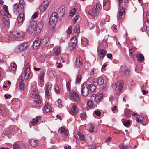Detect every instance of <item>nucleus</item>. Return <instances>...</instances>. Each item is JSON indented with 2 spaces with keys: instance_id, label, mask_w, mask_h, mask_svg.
Wrapping results in <instances>:
<instances>
[{
  "instance_id": "3",
  "label": "nucleus",
  "mask_w": 149,
  "mask_h": 149,
  "mask_svg": "<svg viewBox=\"0 0 149 149\" xmlns=\"http://www.w3.org/2000/svg\"><path fill=\"white\" fill-rule=\"evenodd\" d=\"M123 84V82L122 80H119L116 83L113 82L112 84V87L115 90L116 93L118 95H119L122 90Z\"/></svg>"
},
{
  "instance_id": "55",
  "label": "nucleus",
  "mask_w": 149,
  "mask_h": 149,
  "mask_svg": "<svg viewBox=\"0 0 149 149\" xmlns=\"http://www.w3.org/2000/svg\"><path fill=\"white\" fill-rule=\"evenodd\" d=\"M3 6V9H4V10L7 13V14L8 15L9 14V13L8 11V8L7 6L6 5H4Z\"/></svg>"
},
{
  "instance_id": "24",
  "label": "nucleus",
  "mask_w": 149,
  "mask_h": 149,
  "mask_svg": "<svg viewBox=\"0 0 149 149\" xmlns=\"http://www.w3.org/2000/svg\"><path fill=\"white\" fill-rule=\"evenodd\" d=\"M96 82L98 85H102L104 82V79L101 77H99L97 78Z\"/></svg>"
},
{
  "instance_id": "39",
  "label": "nucleus",
  "mask_w": 149,
  "mask_h": 149,
  "mask_svg": "<svg viewBox=\"0 0 149 149\" xmlns=\"http://www.w3.org/2000/svg\"><path fill=\"white\" fill-rule=\"evenodd\" d=\"M87 108H90L92 107L93 104L92 101L91 100H89L87 101Z\"/></svg>"
},
{
  "instance_id": "6",
  "label": "nucleus",
  "mask_w": 149,
  "mask_h": 149,
  "mask_svg": "<svg viewBox=\"0 0 149 149\" xmlns=\"http://www.w3.org/2000/svg\"><path fill=\"white\" fill-rule=\"evenodd\" d=\"M57 15L56 13H53L50 16L49 23V25L53 26L55 25L57 21Z\"/></svg>"
},
{
  "instance_id": "54",
  "label": "nucleus",
  "mask_w": 149,
  "mask_h": 149,
  "mask_svg": "<svg viewBox=\"0 0 149 149\" xmlns=\"http://www.w3.org/2000/svg\"><path fill=\"white\" fill-rule=\"evenodd\" d=\"M38 15V13L37 12H35L32 15V17L33 19H35L37 18Z\"/></svg>"
},
{
  "instance_id": "7",
  "label": "nucleus",
  "mask_w": 149,
  "mask_h": 149,
  "mask_svg": "<svg viewBox=\"0 0 149 149\" xmlns=\"http://www.w3.org/2000/svg\"><path fill=\"white\" fill-rule=\"evenodd\" d=\"M100 10V9L99 5L98 4H96V6H94L93 8L89 10L88 12V13L91 15L96 16L98 15Z\"/></svg>"
},
{
  "instance_id": "1",
  "label": "nucleus",
  "mask_w": 149,
  "mask_h": 149,
  "mask_svg": "<svg viewBox=\"0 0 149 149\" xmlns=\"http://www.w3.org/2000/svg\"><path fill=\"white\" fill-rule=\"evenodd\" d=\"M25 36V33L24 32L13 31L11 32L9 35L6 36L4 38V40L6 42H9L16 39H23Z\"/></svg>"
},
{
  "instance_id": "33",
  "label": "nucleus",
  "mask_w": 149,
  "mask_h": 149,
  "mask_svg": "<svg viewBox=\"0 0 149 149\" xmlns=\"http://www.w3.org/2000/svg\"><path fill=\"white\" fill-rule=\"evenodd\" d=\"M42 74H41L40 75L39 77V80L38 82H39L40 84H39V85L40 86H42V84L43 82V77L44 73H42Z\"/></svg>"
},
{
  "instance_id": "48",
  "label": "nucleus",
  "mask_w": 149,
  "mask_h": 149,
  "mask_svg": "<svg viewBox=\"0 0 149 149\" xmlns=\"http://www.w3.org/2000/svg\"><path fill=\"white\" fill-rule=\"evenodd\" d=\"M61 102L62 100L61 99H58L56 102L57 103V104H58V106L60 108L62 107V106Z\"/></svg>"
},
{
  "instance_id": "61",
  "label": "nucleus",
  "mask_w": 149,
  "mask_h": 149,
  "mask_svg": "<svg viewBox=\"0 0 149 149\" xmlns=\"http://www.w3.org/2000/svg\"><path fill=\"white\" fill-rule=\"evenodd\" d=\"M109 0H104L103 3V7L104 8L107 3H109Z\"/></svg>"
},
{
  "instance_id": "30",
  "label": "nucleus",
  "mask_w": 149,
  "mask_h": 149,
  "mask_svg": "<svg viewBox=\"0 0 149 149\" xmlns=\"http://www.w3.org/2000/svg\"><path fill=\"white\" fill-rule=\"evenodd\" d=\"M101 86L100 87V88L103 91H106L108 89V87L107 83V82H105L104 83V84Z\"/></svg>"
},
{
  "instance_id": "9",
  "label": "nucleus",
  "mask_w": 149,
  "mask_h": 149,
  "mask_svg": "<svg viewBox=\"0 0 149 149\" xmlns=\"http://www.w3.org/2000/svg\"><path fill=\"white\" fill-rule=\"evenodd\" d=\"M31 72L29 66L28 64L25 66L24 69L25 75L24 79L25 80H27L30 77H31Z\"/></svg>"
},
{
  "instance_id": "31",
  "label": "nucleus",
  "mask_w": 149,
  "mask_h": 149,
  "mask_svg": "<svg viewBox=\"0 0 149 149\" xmlns=\"http://www.w3.org/2000/svg\"><path fill=\"white\" fill-rule=\"evenodd\" d=\"M81 58L80 56H78V58L76 59V64L77 66H80L81 65Z\"/></svg>"
},
{
  "instance_id": "44",
  "label": "nucleus",
  "mask_w": 149,
  "mask_h": 149,
  "mask_svg": "<svg viewBox=\"0 0 149 149\" xmlns=\"http://www.w3.org/2000/svg\"><path fill=\"white\" fill-rule=\"evenodd\" d=\"M137 59L139 62H142L144 60V56H136Z\"/></svg>"
},
{
  "instance_id": "59",
  "label": "nucleus",
  "mask_w": 149,
  "mask_h": 149,
  "mask_svg": "<svg viewBox=\"0 0 149 149\" xmlns=\"http://www.w3.org/2000/svg\"><path fill=\"white\" fill-rule=\"evenodd\" d=\"M95 114L98 116H100L101 115V112L99 111H94Z\"/></svg>"
},
{
  "instance_id": "52",
  "label": "nucleus",
  "mask_w": 149,
  "mask_h": 149,
  "mask_svg": "<svg viewBox=\"0 0 149 149\" xmlns=\"http://www.w3.org/2000/svg\"><path fill=\"white\" fill-rule=\"evenodd\" d=\"M130 123V122L129 120H127L123 122V124L125 127H127L129 125Z\"/></svg>"
},
{
  "instance_id": "28",
  "label": "nucleus",
  "mask_w": 149,
  "mask_h": 149,
  "mask_svg": "<svg viewBox=\"0 0 149 149\" xmlns=\"http://www.w3.org/2000/svg\"><path fill=\"white\" fill-rule=\"evenodd\" d=\"M59 131L63 134L65 135V136H68L69 132L68 131L66 130V129L64 128H61L59 130Z\"/></svg>"
},
{
  "instance_id": "49",
  "label": "nucleus",
  "mask_w": 149,
  "mask_h": 149,
  "mask_svg": "<svg viewBox=\"0 0 149 149\" xmlns=\"http://www.w3.org/2000/svg\"><path fill=\"white\" fill-rule=\"evenodd\" d=\"M80 117L82 120H84L86 117V114L85 113H82L80 114Z\"/></svg>"
},
{
  "instance_id": "5",
  "label": "nucleus",
  "mask_w": 149,
  "mask_h": 149,
  "mask_svg": "<svg viewBox=\"0 0 149 149\" xmlns=\"http://www.w3.org/2000/svg\"><path fill=\"white\" fill-rule=\"evenodd\" d=\"M71 100L76 102H79L81 100L79 95L78 93L74 91L71 90L69 93Z\"/></svg>"
},
{
  "instance_id": "32",
  "label": "nucleus",
  "mask_w": 149,
  "mask_h": 149,
  "mask_svg": "<svg viewBox=\"0 0 149 149\" xmlns=\"http://www.w3.org/2000/svg\"><path fill=\"white\" fill-rule=\"evenodd\" d=\"M88 87L90 91L92 92H94L96 89V86L94 84H90L88 86Z\"/></svg>"
},
{
  "instance_id": "20",
  "label": "nucleus",
  "mask_w": 149,
  "mask_h": 149,
  "mask_svg": "<svg viewBox=\"0 0 149 149\" xmlns=\"http://www.w3.org/2000/svg\"><path fill=\"white\" fill-rule=\"evenodd\" d=\"M13 11L15 14H17L19 11V5L17 3L15 4L13 6Z\"/></svg>"
},
{
  "instance_id": "16",
  "label": "nucleus",
  "mask_w": 149,
  "mask_h": 149,
  "mask_svg": "<svg viewBox=\"0 0 149 149\" xmlns=\"http://www.w3.org/2000/svg\"><path fill=\"white\" fill-rule=\"evenodd\" d=\"M65 12V9L64 6H61L58 10V12L59 15L63 16Z\"/></svg>"
},
{
  "instance_id": "2",
  "label": "nucleus",
  "mask_w": 149,
  "mask_h": 149,
  "mask_svg": "<svg viewBox=\"0 0 149 149\" xmlns=\"http://www.w3.org/2000/svg\"><path fill=\"white\" fill-rule=\"evenodd\" d=\"M19 4L20 8V12L19 16L17 17V20L18 22L20 23L22 22L24 19V7L25 4L24 0H19Z\"/></svg>"
},
{
  "instance_id": "40",
  "label": "nucleus",
  "mask_w": 149,
  "mask_h": 149,
  "mask_svg": "<svg viewBox=\"0 0 149 149\" xmlns=\"http://www.w3.org/2000/svg\"><path fill=\"white\" fill-rule=\"evenodd\" d=\"M76 11V9L75 8H73L72 9L69 13L70 15V16H73L75 14Z\"/></svg>"
},
{
  "instance_id": "25",
  "label": "nucleus",
  "mask_w": 149,
  "mask_h": 149,
  "mask_svg": "<svg viewBox=\"0 0 149 149\" xmlns=\"http://www.w3.org/2000/svg\"><path fill=\"white\" fill-rule=\"evenodd\" d=\"M80 26L79 25H77L74 28V33L75 34V36H78L80 32Z\"/></svg>"
},
{
  "instance_id": "12",
  "label": "nucleus",
  "mask_w": 149,
  "mask_h": 149,
  "mask_svg": "<svg viewBox=\"0 0 149 149\" xmlns=\"http://www.w3.org/2000/svg\"><path fill=\"white\" fill-rule=\"evenodd\" d=\"M49 3V1L48 0H44L42 5L39 7L40 11L43 12L45 10L47 9Z\"/></svg>"
},
{
  "instance_id": "58",
  "label": "nucleus",
  "mask_w": 149,
  "mask_h": 149,
  "mask_svg": "<svg viewBox=\"0 0 149 149\" xmlns=\"http://www.w3.org/2000/svg\"><path fill=\"white\" fill-rule=\"evenodd\" d=\"M116 106H114L113 107H111V110L113 112V113H114L116 111Z\"/></svg>"
},
{
  "instance_id": "21",
  "label": "nucleus",
  "mask_w": 149,
  "mask_h": 149,
  "mask_svg": "<svg viewBox=\"0 0 149 149\" xmlns=\"http://www.w3.org/2000/svg\"><path fill=\"white\" fill-rule=\"evenodd\" d=\"M35 27L34 24H31L28 26L27 31L29 33H32L35 31Z\"/></svg>"
},
{
  "instance_id": "62",
  "label": "nucleus",
  "mask_w": 149,
  "mask_h": 149,
  "mask_svg": "<svg viewBox=\"0 0 149 149\" xmlns=\"http://www.w3.org/2000/svg\"><path fill=\"white\" fill-rule=\"evenodd\" d=\"M13 149H19V148L18 145L17 144H14L13 146Z\"/></svg>"
},
{
  "instance_id": "18",
  "label": "nucleus",
  "mask_w": 149,
  "mask_h": 149,
  "mask_svg": "<svg viewBox=\"0 0 149 149\" xmlns=\"http://www.w3.org/2000/svg\"><path fill=\"white\" fill-rule=\"evenodd\" d=\"M77 45V43L76 41L73 42L72 40H70L68 44V46L69 49L70 50H73L75 48V46Z\"/></svg>"
},
{
  "instance_id": "17",
  "label": "nucleus",
  "mask_w": 149,
  "mask_h": 149,
  "mask_svg": "<svg viewBox=\"0 0 149 149\" xmlns=\"http://www.w3.org/2000/svg\"><path fill=\"white\" fill-rule=\"evenodd\" d=\"M24 80L22 78H19L18 81V83L19 84V88L23 90L24 87Z\"/></svg>"
},
{
  "instance_id": "15",
  "label": "nucleus",
  "mask_w": 149,
  "mask_h": 149,
  "mask_svg": "<svg viewBox=\"0 0 149 149\" xmlns=\"http://www.w3.org/2000/svg\"><path fill=\"white\" fill-rule=\"evenodd\" d=\"M52 85L51 84L47 83L45 88V95L47 96L50 95Z\"/></svg>"
},
{
  "instance_id": "35",
  "label": "nucleus",
  "mask_w": 149,
  "mask_h": 149,
  "mask_svg": "<svg viewBox=\"0 0 149 149\" xmlns=\"http://www.w3.org/2000/svg\"><path fill=\"white\" fill-rule=\"evenodd\" d=\"M106 51L104 49H102L98 52V56H105L106 55Z\"/></svg>"
},
{
  "instance_id": "47",
  "label": "nucleus",
  "mask_w": 149,
  "mask_h": 149,
  "mask_svg": "<svg viewBox=\"0 0 149 149\" xmlns=\"http://www.w3.org/2000/svg\"><path fill=\"white\" fill-rule=\"evenodd\" d=\"M12 132H13V131L10 132V131H9L8 130H7L6 132V135H7V136L8 138H10L11 137V134H12Z\"/></svg>"
},
{
  "instance_id": "34",
  "label": "nucleus",
  "mask_w": 149,
  "mask_h": 149,
  "mask_svg": "<svg viewBox=\"0 0 149 149\" xmlns=\"http://www.w3.org/2000/svg\"><path fill=\"white\" fill-rule=\"evenodd\" d=\"M82 45L86 46L88 45V41L87 39L85 38H83L81 39Z\"/></svg>"
},
{
  "instance_id": "26",
  "label": "nucleus",
  "mask_w": 149,
  "mask_h": 149,
  "mask_svg": "<svg viewBox=\"0 0 149 149\" xmlns=\"http://www.w3.org/2000/svg\"><path fill=\"white\" fill-rule=\"evenodd\" d=\"M29 141L31 146L34 147H36L37 145V142L36 140L31 139Z\"/></svg>"
},
{
  "instance_id": "19",
  "label": "nucleus",
  "mask_w": 149,
  "mask_h": 149,
  "mask_svg": "<svg viewBox=\"0 0 149 149\" xmlns=\"http://www.w3.org/2000/svg\"><path fill=\"white\" fill-rule=\"evenodd\" d=\"M125 13V9L124 8H121L119 10L118 13L117 15V18L118 19H120L121 18L123 14Z\"/></svg>"
},
{
  "instance_id": "13",
  "label": "nucleus",
  "mask_w": 149,
  "mask_h": 149,
  "mask_svg": "<svg viewBox=\"0 0 149 149\" xmlns=\"http://www.w3.org/2000/svg\"><path fill=\"white\" fill-rule=\"evenodd\" d=\"M82 95L84 96H87L89 94V90L86 84H84L81 90Z\"/></svg>"
},
{
  "instance_id": "45",
  "label": "nucleus",
  "mask_w": 149,
  "mask_h": 149,
  "mask_svg": "<svg viewBox=\"0 0 149 149\" xmlns=\"http://www.w3.org/2000/svg\"><path fill=\"white\" fill-rule=\"evenodd\" d=\"M78 135L81 140L83 141L85 140V137L83 135L81 134L80 133H79V132L78 133Z\"/></svg>"
},
{
  "instance_id": "8",
  "label": "nucleus",
  "mask_w": 149,
  "mask_h": 149,
  "mask_svg": "<svg viewBox=\"0 0 149 149\" xmlns=\"http://www.w3.org/2000/svg\"><path fill=\"white\" fill-rule=\"evenodd\" d=\"M0 16H1V19L3 21L4 24L5 25L8 26L9 23V16L6 15L3 11L0 12Z\"/></svg>"
},
{
  "instance_id": "43",
  "label": "nucleus",
  "mask_w": 149,
  "mask_h": 149,
  "mask_svg": "<svg viewBox=\"0 0 149 149\" xmlns=\"http://www.w3.org/2000/svg\"><path fill=\"white\" fill-rule=\"evenodd\" d=\"M130 72V70L127 69L125 70L124 72V75L125 77H127L128 76Z\"/></svg>"
},
{
  "instance_id": "4",
  "label": "nucleus",
  "mask_w": 149,
  "mask_h": 149,
  "mask_svg": "<svg viewBox=\"0 0 149 149\" xmlns=\"http://www.w3.org/2000/svg\"><path fill=\"white\" fill-rule=\"evenodd\" d=\"M37 90L34 88L32 92L31 96L34 99L33 103L34 104H39L41 103L40 97L37 93Z\"/></svg>"
},
{
  "instance_id": "50",
  "label": "nucleus",
  "mask_w": 149,
  "mask_h": 149,
  "mask_svg": "<svg viewBox=\"0 0 149 149\" xmlns=\"http://www.w3.org/2000/svg\"><path fill=\"white\" fill-rule=\"evenodd\" d=\"M72 28L71 26L69 27L67 31V33L68 34H70L72 33Z\"/></svg>"
},
{
  "instance_id": "36",
  "label": "nucleus",
  "mask_w": 149,
  "mask_h": 149,
  "mask_svg": "<svg viewBox=\"0 0 149 149\" xmlns=\"http://www.w3.org/2000/svg\"><path fill=\"white\" fill-rule=\"evenodd\" d=\"M71 111L74 114H75L77 113V106L75 105H73L71 109Z\"/></svg>"
},
{
  "instance_id": "11",
  "label": "nucleus",
  "mask_w": 149,
  "mask_h": 149,
  "mask_svg": "<svg viewBox=\"0 0 149 149\" xmlns=\"http://www.w3.org/2000/svg\"><path fill=\"white\" fill-rule=\"evenodd\" d=\"M35 31L37 34L40 33L43 27V22L41 21L38 22L35 25Z\"/></svg>"
},
{
  "instance_id": "56",
  "label": "nucleus",
  "mask_w": 149,
  "mask_h": 149,
  "mask_svg": "<svg viewBox=\"0 0 149 149\" xmlns=\"http://www.w3.org/2000/svg\"><path fill=\"white\" fill-rule=\"evenodd\" d=\"M4 97L6 99H8L11 97V95L8 94H5L4 95Z\"/></svg>"
},
{
  "instance_id": "53",
  "label": "nucleus",
  "mask_w": 149,
  "mask_h": 149,
  "mask_svg": "<svg viewBox=\"0 0 149 149\" xmlns=\"http://www.w3.org/2000/svg\"><path fill=\"white\" fill-rule=\"evenodd\" d=\"M81 79V75L79 74H78L77 76V77L76 79V82L79 83Z\"/></svg>"
},
{
  "instance_id": "27",
  "label": "nucleus",
  "mask_w": 149,
  "mask_h": 149,
  "mask_svg": "<svg viewBox=\"0 0 149 149\" xmlns=\"http://www.w3.org/2000/svg\"><path fill=\"white\" fill-rule=\"evenodd\" d=\"M54 54L55 56H57L60 53V48L59 47H55L54 49Z\"/></svg>"
},
{
  "instance_id": "22",
  "label": "nucleus",
  "mask_w": 149,
  "mask_h": 149,
  "mask_svg": "<svg viewBox=\"0 0 149 149\" xmlns=\"http://www.w3.org/2000/svg\"><path fill=\"white\" fill-rule=\"evenodd\" d=\"M17 67V65L14 62L11 63L9 69L11 71H15Z\"/></svg>"
},
{
  "instance_id": "37",
  "label": "nucleus",
  "mask_w": 149,
  "mask_h": 149,
  "mask_svg": "<svg viewBox=\"0 0 149 149\" xmlns=\"http://www.w3.org/2000/svg\"><path fill=\"white\" fill-rule=\"evenodd\" d=\"M143 68V66L142 65H140L139 66H137L135 69V71L137 73H140L142 71V68Z\"/></svg>"
},
{
  "instance_id": "38",
  "label": "nucleus",
  "mask_w": 149,
  "mask_h": 149,
  "mask_svg": "<svg viewBox=\"0 0 149 149\" xmlns=\"http://www.w3.org/2000/svg\"><path fill=\"white\" fill-rule=\"evenodd\" d=\"M55 88L56 92L57 93H60L62 89V88L61 86H58V85H56L55 86Z\"/></svg>"
},
{
  "instance_id": "57",
  "label": "nucleus",
  "mask_w": 149,
  "mask_h": 149,
  "mask_svg": "<svg viewBox=\"0 0 149 149\" xmlns=\"http://www.w3.org/2000/svg\"><path fill=\"white\" fill-rule=\"evenodd\" d=\"M70 40H72L73 42H74L75 41H76V42L77 43V39L76 38V36H74L73 37H72L70 39Z\"/></svg>"
},
{
  "instance_id": "46",
  "label": "nucleus",
  "mask_w": 149,
  "mask_h": 149,
  "mask_svg": "<svg viewBox=\"0 0 149 149\" xmlns=\"http://www.w3.org/2000/svg\"><path fill=\"white\" fill-rule=\"evenodd\" d=\"M70 80H68V81L67 83V84H66V87H67V90L68 91H70Z\"/></svg>"
},
{
  "instance_id": "60",
  "label": "nucleus",
  "mask_w": 149,
  "mask_h": 149,
  "mask_svg": "<svg viewBox=\"0 0 149 149\" xmlns=\"http://www.w3.org/2000/svg\"><path fill=\"white\" fill-rule=\"evenodd\" d=\"M43 41L44 43L46 44L48 43V41H49V39L47 37L44 38L43 39Z\"/></svg>"
},
{
  "instance_id": "64",
  "label": "nucleus",
  "mask_w": 149,
  "mask_h": 149,
  "mask_svg": "<svg viewBox=\"0 0 149 149\" xmlns=\"http://www.w3.org/2000/svg\"><path fill=\"white\" fill-rule=\"evenodd\" d=\"M111 139L112 138L111 137H108L106 139L105 141L106 142H109L111 141Z\"/></svg>"
},
{
  "instance_id": "42",
  "label": "nucleus",
  "mask_w": 149,
  "mask_h": 149,
  "mask_svg": "<svg viewBox=\"0 0 149 149\" xmlns=\"http://www.w3.org/2000/svg\"><path fill=\"white\" fill-rule=\"evenodd\" d=\"M103 96V94L102 93H98L97 96L95 97V99H97L99 100H100V99Z\"/></svg>"
},
{
  "instance_id": "23",
  "label": "nucleus",
  "mask_w": 149,
  "mask_h": 149,
  "mask_svg": "<svg viewBox=\"0 0 149 149\" xmlns=\"http://www.w3.org/2000/svg\"><path fill=\"white\" fill-rule=\"evenodd\" d=\"M40 119V117L39 116H37L36 118L33 119L30 123L32 125H34L37 123Z\"/></svg>"
},
{
  "instance_id": "63",
  "label": "nucleus",
  "mask_w": 149,
  "mask_h": 149,
  "mask_svg": "<svg viewBox=\"0 0 149 149\" xmlns=\"http://www.w3.org/2000/svg\"><path fill=\"white\" fill-rule=\"evenodd\" d=\"M112 28L114 32H116L117 29L116 28V26L115 25H113L112 26Z\"/></svg>"
},
{
  "instance_id": "14",
  "label": "nucleus",
  "mask_w": 149,
  "mask_h": 149,
  "mask_svg": "<svg viewBox=\"0 0 149 149\" xmlns=\"http://www.w3.org/2000/svg\"><path fill=\"white\" fill-rule=\"evenodd\" d=\"M41 40L42 38L40 37L37 38L36 39L33 45V49H36L38 47L41 42Z\"/></svg>"
},
{
  "instance_id": "10",
  "label": "nucleus",
  "mask_w": 149,
  "mask_h": 149,
  "mask_svg": "<svg viewBox=\"0 0 149 149\" xmlns=\"http://www.w3.org/2000/svg\"><path fill=\"white\" fill-rule=\"evenodd\" d=\"M28 45L27 43L24 42L20 45L15 49L17 53H19L26 49L28 47Z\"/></svg>"
},
{
  "instance_id": "41",
  "label": "nucleus",
  "mask_w": 149,
  "mask_h": 149,
  "mask_svg": "<svg viewBox=\"0 0 149 149\" xmlns=\"http://www.w3.org/2000/svg\"><path fill=\"white\" fill-rule=\"evenodd\" d=\"M95 81V80L92 77L88 78L87 81V82H88L91 83H94Z\"/></svg>"
},
{
  "instance_id": "29",
  "label": "nucleus",
  "mask_w": 149,
  "mask_h": 149,
  "mask_svg": "<svg viewBox=\"0 0 149 149\" xmlns=\"http://www.w3.org/2000/svg\"><path fill=\"white\" fill-rule=\"evenodd\" d=\"M44 110L47 113L50 112L52 110L51 108H50L48 104L45 106L44 107Z\"/></svg>"
},
{
  "instance_id": "51",
  "label": "nucleus",
  "mask_w": 149,
  "mask_h": 149,
  "mask_svg": "<svg viewBox=\"0 0 149 149\" xmlns=\"http://www.w3.org/2000/svg\"><path fill=\"white\" fill-rule=\"evenodd\" d=\"M134 52V48H132V49H129V56H132L133 55V53Z\"/></svg>"
}]
</instances>
